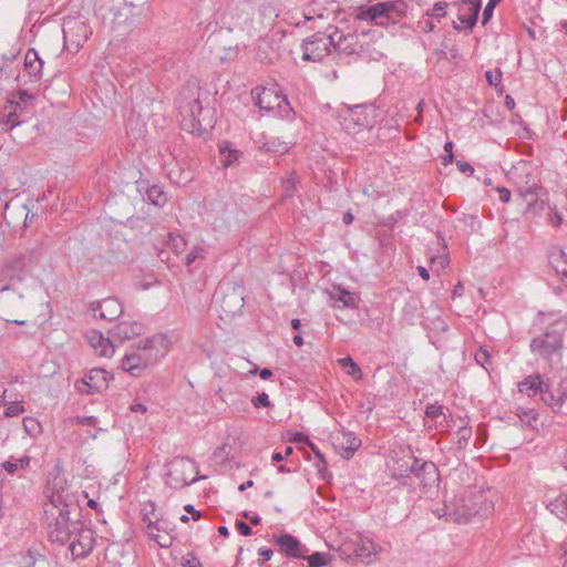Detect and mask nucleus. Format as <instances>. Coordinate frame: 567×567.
<instances>
[{
  "label": "nucleus",
  "instance_id": "obj_57",
  "mask_svg": "<svg viewBox=\"0 0 567 567\" xmlns=\"http://www.w3.org/2000/svg\"><path fill=\"white\" fill-rule=\"evenodd\" d=\"M494 9H495V6H493L492 3H487L485 6L484 11H483V18H482L483 25H485L489 21V19L493 16Z\"/></svg>",
  "mask_w": 567,
  "mask_h": 567
},
{
  "label": "nucleus",
  "instance_id": "obj_45",
  "mask_svg": "<svg viewBox=\"0 0 567 567\" xmlns=\"http://www.w3.org/2000/svg\"><path fill=\"white\" fill-rule=\"evenodd\" d=\"M491 354L489 352L484 349V348H480L476 352H475V361L477 362V364L482 365L485 370H487V367L491 364Z\"/></svg>",
  "mask_w": 567,
  "mask_h": 567
},
{
  "label": "nucleus",
  "instance_id": "obj_55",
  "mask_svg": "<svg viewBox=\"0 0 567 567\" xmlns=\"http://www.w3.org/2000/svg\"><path fill=\"white\" fill-rule=\"evenodd\" d=\"M292 447L291 446H287L286 450H285V453H280V452H275L272 453L271 455V460L272 462H281L284 461L287 456H289L290 454H292Z\"/></svg>",
  "mask_w": 567,
  "mask_h": 567
},
{
  "label": "nucleus",
  "instance_id": "obj_61",
  "mask_svg": "<svg viewBox=\"0 0 567 567\" xmlns=\"http://www.w3.org/2000/svg\"><path fill=\"white\" fill-rule=\"evenodd\" d=\"M311 451L315 453V455L318 457V460L320 461V463H322V465H326L327 462L324 460V456L323 454L320 452V450L318 449V446L316 444H313L311 441L308 442L307 444Z\"/></svg>",
  "mask_w": 567,
  "mask_h": 567
},
{
  "label": "nucleus",
  "instance_id": "obj_18",
  "mask_svg": "<svg viewBox=\"0 0 567 567\" xmlns=\"http://www.w3.org/2000/svg\"><path fill=\"white\" fill-rule=\"evenodd\" d=\"M163 168L169 181L176 185H186L193 178L190 172L183 169L172 154L163 157Z\"/></svg>",
  "mask_w": 567,
  "mask_h": 567
},
{
  "label": "nucleus",
  "instance_id": "obj_48",
  "mask_svg": "<svg viewBox=\"0 0 567 567\" xmlns=\"http://www.w3.org/2000/svg\"><path fill=\"white\" fill-rule=\"evenodd\" d=\"M485 78L489 85L497 87L502 82V71L499 69L487 70L485 72Z\"/></svg>",
  "mask_w": 567,
  "mask_h": 567
},
{
  "label": "nucleus",
  "instance_id": "obj_39",
  "mask_svg": "<svg viewBox=\"0 0 567 567\" xmlns=\"http://www.w3.org/2000/svg\"><path fill=\"white\" fill-rule=\"evenodd\" d=\"M143 520L147 523L146 533L148 536L159 535L158 532L164 529L165 522L158 518L152 520L148 513L143 514Z\"/></svg>",
  "mask_w": 567,
  "mask_h": 567
},
{
  "label": "nucleus",
  "instance_id": "obj_34",
  "mask_svg": "<svg viewBox=\"0 0 567 567\" xmlns=\"http://www.w3.org/2000/svg\"><path fill=\"white\" fill-rule=\"evenodd\" d=\"M519 421L522 424L530 427L536 429L537 427V421H538V413L534 409H517L516 412Z\"/></svg>",
  "mask_w": 567,
  "mask_h": 567
},
{
  "label": "nucleus",
  "instance_id": "obj_5",
  "mask_svg": "<svg viewBox=\"0 0 567 567\" xmlns=\"http://www.w3.org/2000/svg\"><path fill=\"white\" fill-rule=\"evenodd\" d=\"M251 95L256 105L266 114L285 118L293 113L287 96L275 86L256 87L251 91Z\"/></svg>",
  "mask_w": 567,
  "mask_h": 567
},
{
  "label": "nucleus",
  "instance_id": "obj_63",
  "mask_svg": "<svg viewBox=\"0 0 567 567\" xmlns=\"http://www.w3.org/2000/svg\"><path fill=\"white\" fill-rule=\"evenodd\" d=\"M258 554L261 556L262 561H268L271 559L274 551L270 548L261 547Z\"/></svg>",
  "mask_w": 567,
  "mask_h": 567
},
{
  "label": "nucleus",
  "instance_id": "obj_40",
  "mask_svg": "<svg viewBox=\"0 0 567 567\" xmlns=\"http://www.w3.org/2000/svg\"><path fill=\"white\" fill-rule=\"evenodd\" d=\"M168 247L176 254H181L186 248V239L179 234H168Z\"/></svg>",
  "mask_w": 567,
  "mask_h": 567
},
{
  "label": "nucleus",
  "instance_id": "obj_2",
  "mask_svg": "<svg viewBox=\"0 0 567 567\" xmlns=\"http://www.w3.org/2000/svg\"><path fill=\"white\" fill-rule=\"evenodd\" d=\"M494 509V503L483 491L466 489L452 501H446L440 517L447 522L466 524L474 516L486 517Z\"/></svg>",
  "mask_w": 567,
  "mask_h": 567
},
{
  "label": "nucleus",
  "instance_id": "obj_6",
  "mask_svg": "<svg viewBox=\"0 0 567 567\" xmlns=\"http://www.w3.org/2000/svg\"><path fill=\"white\" fill-rule=\"evenodd\" d=\"M72 514L71 509H64V513L59 512L54 516H47L50 519L48 535L52 543L63 545L71 539L72 533L80 523V516L72 517Z\"/></svg>",
  "mask_w": 567,
  "mask_h": 567
},
{
  "label": "nucleus",
  "instance_id": "obj_7",
  "mask_svg": "<svg viewBox=\"0 0 567 567\" xmlns=\"http://www.w3.org/2000/svg\"><path fill=\"white\" fill-rule=\"evenodd\" d=\"M302 60L319 62L326 58L332 48L331 35L326 32H316L302 42Z\"/></svg>",
  "mask_w": 567,
  "mask_h": 567
},
{
  "label": "nucleus",
  "instance_id": "obj_44",
  "mask_svg": "<svg viewBox=\"0 0 567 567\" xmlns=\"http://www.w3.org/2000/svg\"><path fill=\"white\" fill-rule=\"evenodd\" d=\"M310 567H323L327 565V555L323 553L316 551L312 555L306 557Z\"/></svg>",
  "mask_w": 567,
  "mask_h": 567
},
{
  "label": "nucleus",
  "instance_id": "obj_41",
  "mask_svg": "<svg viewBox=\"0 0 567 567\" xmlns=\"http://www.w3.org/2000/svg\"><path fill=\"white\" fill-rule=\"evenodd\" d=\"M207 256V250L202 246H194L192 250L185 256V265L192 266L196 260H204Z\"/></svg>",
  "mask_w": 567,
  "mask_h": 567
},
{
  "label": "nucleus",
  "instance_id": "obj_12",
  "mask_svg": "<svg viewBox=\"0 0 567 567\" xmlns=\"http://www.w3.org/2000/svg\"><path fill=\"white\" fill-rule=\"evenodd\" d=\"M188 467H193V463L188 457H178L171 462L166 473L167 484L173 488H182L197 482L199 477L187 480L183 475Z\"/></svg>",
  "mask_w": 567,
  "mask_h": 567
},
{
  "label": "nucleus",
  "instance_id": "obj_47",
  "mask_svg": "<svg viewBox=\"0 0 567 567\" xmlns=\"http://www.w3.org/2000/svg\"><path fill=\"white\" fill-rule=\"evenodd\" d=\"M447 2L439 1L433 6L432 12L427 11L426 16L440 20L446 14Z\"/></svg>",
  "mask_w": 567,
  "mask_h": 567
},
{
  "label": "nucleus",
  "instance_id": "obj_53",
  "mask_svg": "<svg viewBox=\"0 0 567 567\" xmlns=\"http://www.w3.org/2000/svg\"><path fill=\"white\" fill-rule=\"evenodd\" d=\"M449 262L447 256H436L431 258L432 267H435L436 270L444 268Z\"/></svg>",
  "mask_w": 567,
  "mask_h": 567
},
{
  "label": "nucleus",
  "instance_id": "obj_19",
  "mask_svg": "<svg viewBox=\"0 0 567 567\" xmlns=\"http://www.w3.org/2000/svg\"><path fill=\"white\" fill-rule=\"evenodd\" d=\"M19 565L20 567H50L45 548L41 545L31 546L20 554Z\"/></svg>",
  "mask_w": 567,
  "mask_h": 567
},
{
  "label": "nucleus",
  "instance_id": "obj_35",
  "mask_svg": "<svg viewBox=\"0 0 567 567\" xmlns=\"http://www.w3.org/2000/svg\"><path fill=\"white\" fill-rule=\"evenodd\" d=\"M30 464V457L24 455L19 458L10 457L8 461H4L1 464V467L8 473V474H14L19 468H24L29 466Z\"/></svg>",
  "mask_w": 567,
  "mask_h": 567
},
{
  "label": "nucleus",
  "instance_id": "obj_13",
  "mask_svg": "<svg viewBox=\"0 0 567 567\" xmlns=\"http://www.w3.org/2000/svg\"><path fill=\"white\" fill-rule=\"evenodd\" d=\"M111 379L112 377L104 369H91L83 378V386L79 388V390L85 394L101 392L109 386Z\"/></svg>",
  "mask_w": 567,
  "mask_h": 567
},
{
  "label": "nucleus",
  "instance_id": "obj_9",
  "mask_svg": "<svg viewBox=\"0 0 567 567\" xmlns=\"http://www.w3.org/2000/svg\"><path fill=\"white\" fill-rule=\"evenodd\" d=\"M69 548L75 558L86 557L95 546L94 530L85 526L81 520L69 540Z\"/></svg>",
  "mask_w": 567,
  "mask_h": 567
},
{
  "label": "nucleus",
  "instance_id": "obj_4",
  "mask_svg": "<svg viewBox=\"0 0 567 567\" xmlns=\"http://www.w3.org/2000/svg\"><path fill=\"white\" fill-rule=\"evenodd\" d=\"M37 264V252L31 250L7 260L0 268V292L12 290L24 281Z\"/></svg>",
  "mask_w": 567,
  "mask_h": 567
},
{
  "label": "nucleus",
  "instance_id": "obj_31",
  "mask_svg": "<svg viewBox=\"0 0 567 567\" xmlns=\"http://www.w3.org/2000/svg\"><path fill=\"white\" fill-rule=\"evenodd\" d=\"M330 298L334 301H339L346 308H355L357 307V297L354 293L342 289L334 288V290L330 293Z\"/></svg>",
  "mask_w": 567,
  "mask_h": 567
},
{
  "label": "nucleus",
  "instance_id": "obj_14",
  "mask_svg": "<svg viewBox=\"0 0 567 567\" xmlns=\"http://www.w3.org/2000/svg\"><path fill=\"white\" fill-rule=\"evenodd\" d=\"M330 35L332 49H334L336 51L348 55L360 54L361 45L359 43V38L357 34H343L342 31L334 28L333 32H331Z\"/></svg>",
  "mask_w": 567,
  "mask_h": 567
},
{
  "label": "nucleus",
  "instance_id": "obj_59",
  "mask_svg": "<svg viewBox=\"0 0 567 567\" xmlns=\"http://www.w3.org/2000/svg\"><path fill=\"white\" fill-rule=\"evenodd\" d=\"M236 527L243 536H249L252 533L250 526L247 525L245 522H236Z\"/></svg>",
  "mask_w": 567,
  "mask_h": 567
},
{
  "label": "nucleus",
  "instance_id": "obj_49",
  "mask_svg": "<svg viewBox=\"0 0 567 567\" xmlns=\"http://www.w3.org/2000/svg\"><path fill=\"white\" fill-rule=\"evenodd\" d=\"M181 565L183 567H203L199 558L194 553H187L183 558Z\"/></svg>",
  "mask_w": 567,
  "mask_h": 567
},
{
  "label": "nucleus",
  "instance_id": "obj_3",
  "mask_svg": "<svg viewBox=\"0 0 567 567\" xmlns=\"http://www.w3.org/2000/svg\"><path fill=\"white\" fill-rule=\"evenodd\" d=\"M565 330L566 324L557 322L554 327L534 337L529 344L532 353L537 359L544 360L549 367L559 364L563 359Z\"/></svg>",
  "mask_w": 567,
  "mask_h": 567
},
{
  "label": "nucleus",
  "instance_id": "obj_22",
  "mask_svg": "<svg viewBox=\"0 0 567 567\" xmlns=\"http://www.w3.org/2000/svg\"><path fill=\"white\" fill-rule=\"evenodd\" d=\"M87 342L100 357L110 358L114 354L115 347L113 342L105 338L100 331H90L86 334Z\"/></svg>",
  "mask_w": 567,
  "mask_h": 567
},
{
  "label": "nucleus",
  "instance_id": "obj_64",
  "mask_svg": "<svg viewBox=\"0 0 567 567\" xmlns=\"http://www.w3.org/2000/svg\"><path fill=\"white\" fill-rule=\"evenodd\" d=\"M76 420H78V423L83 424V425H95V423H96V417H94V416H80Z\"/></svg>",
  "mask_w": 567,
  "mask_h": 567
},
{
  "label": "nucleus",
  "instance_id": "obj_36",
  "mask_svg": "<svg viewBox=\"0 0 567 567\" xmlns=\"http://www.w3.org/2000/svg\"><path fill=\"white\" fill-rule=\"evenodd\" d=\"M146 199L155 206H163L166 203V196L162 187L153 185L146 190Z\"/></svg>",
  "mask_w": 567,
  "mask_h": 567
},
{
  "label": "nucleus",
  "instance_id": "obj_60",
  "mask_svg": "<svg viewBox=\"0 0 567 567\" xmlns=\"http://www.w3.org/2000/svg\"><path fill=\"white\" fill-rule=\"evenodd\" d=\"M237 151L235 150H229L227 155L225 156V159H224V165L225 166H230L231 164H234L236 161H237Z\"/></svg>",
  "mask_w": 567,
  "mask_h": 567
},
{
  "label": "nucleus",
  "instance_id": "obj_15",
  "mask_svg": "<svg viewBox=\"0 0 567 567\" xmlns=\"http://www.w3.org/2000/svg\"><path fill=\"white\" fill-rule=\"evenodd\" d=\"M395 8L396 4L392 1L378 2L372 6L362 4L355 9V19L361 21H377L380 18L388 17V13Z\"/></svg>",
  "mask_w": 567,
  "mask_h": 567
},
{
  "label": "nucleus",
  "instance_id": "obj_17",
  "mask_svg": "<svg viewBox=\"0 0 567 567\" xmlns=\"http://www.w3.org/2000/svg\"><path fill=\"white\" fill-rule=\"evenodd\" d=\"M333 445L344 460H350L361 446V440L352 432H340L333 436Z\"/></svg>",
  "mask_w": 567,
  "mask_h": 567
},
{
  "label": "nucleus",
  "instance_id": "obj_38",
  "mask_svg": "<svg viewBox=\"0 0 567 567\" xmlns=\"http://www.w3.org/2000/svg\"><path fill=\"white\" fill-rule=\"evenodd\" d=\"M515 185L518 194L524 198H527L528 196H537L538 192L542 190V188L536 183L529 185L528 182L523 184L522 182L516 181Z\"/></svg>",
  "mask_w": 567,
  "mask_h": 567
},
{
  "label": "nucleus",
  "instance_id": "obj_51",
  "mask_svg": "<svg viewBox=\"0 0 567 567\" xmlns=\"http://www.w3.org/2000/svg\"><path fill=\"white\" fill-rule=\"evenodd\" d=\"M251 403H252V405L256 409L267 408V406L270 405L269 396L265 392H262V393L258 394L257 396L252 398Z\"/></svg>",
  "mask_w": 567,
  "mask_h": 567
},
{
  "label": "nucleus",
  "instance_id": "obj_43",
  "mask_svg": "<svg viewBox=\"0 0 567 567\" xmlns=\"http://www.w3.org/2000/svg\"><path fill=\"white\" fill-rule=\"evenodd\" d=\"M19 101L14 102V106L19 109L20 113L25 110V107L32 105L34 101V95L28 93L27 91H19L18 93Z\"/></svg>",
  "mask_w": 567,
  "mask_h": 567
},
{
  "label": "nucleus",
  "instance_id": "obj_58",
  "mask_svg": "<svg viewBox=\"0 0 567 567\" xmlns=\"http://www.w3.org/2000/svg\"><path fill=\"white\" fill-rule=\"evenodd\" d=\"M460 172L472 175L474 173L473 166L467 162L456 161Z\"/></svg>",
  "mask_w": 567,
  "mask_h": 567
},
{
  "label": "nucleus",
  "instance_id": "obj_10",
  "mask_svg": "<svg viewBox=\"0 0 567 567\" xmlns=\"http://www.w3.org/2000/svg\"><path fill=\"white\" fill-rule=\"evenodd\" d=\"M49 499L50 502L45 505L44 509L47 516H54V514L59 512L64 513V509H71L73 515L80 516V511L74 504L73 496L69 489L64 487L56 488L54 486L49 495Z\"/></svg>",
  "mask_w": 567,
  "mask_h": 567
},
{
  "label": "nucleus",
  "instance_id": "obj_25",
  "mask_svg": "<svg viewBox=\"0 0 567 567\" xmlns=\"http://www.w3.org/2000/svg\"><path fill=\"white\" fill-rule=\"evenodd\" d=\"M44 61L40 58L35 49H29L24 55V70L34 80H39L42 75Z\"/></svg>",
  "mask_w": 567,
  "mask_h": 567
},
{
  "label": "nucleus",
  "instance_id": "obj_21",
  "mask_svg": "<svg viewBox=\"0 0 567 567\" xmlns=\"http://www.w3.org/2000/svg\"><path fill=\"white\" fill-rule=\"evenodd\" d=\"M185 112L188 113V115L192 117V124L189 132L193 134H202L206 132L207 126L210 125L209 122H205V118L202 117L203 115V105L198 99L193 100Z\"/></svg>",
  "mask_w": 567,
  "mask_h": 567
},
{
  "label": "nucleus",
  "instance_id": "obj_32",
  "mask_svg": "<svg viewBox=\"0 0 567 567\" xmlns=\"http://www.w3.org/2000/svg\"><path fill=\"white\" fill-rule=\"evenodd\" d=\"M262 148L266 152L282 155L289 151L290 144L280 140L279 137H270L262 144Z\"/></svg>",
  "mask_w": 567,
  "mask_h": 567
},
{
  "label": "nucleus",
  "instance_id": "obj_42",
  "mask_svg": "<svg viewBox=\"0 0 567 567\" xmlns=\"http://www.w3.org/2000/svg\"><path fill=\"white\" fill-rule=\"evenodd\" d=\"M471 437H472V427L466 426V425L461 426L456 433L455 444H456L457 449L464 450L467 446Z\"/></svg>",
  "mask_w": 567,
  "mask_h": 567
},
{
  "label": "nucleus",
  "instance_id": "obj_56",
  "mask_svg": "<svg viewBox=\"0 0 567 567\" xmlns=\"http://www.w3.org/2000/svg\"><path fill=\"white\" fill-rule=\"evenodd\" d=\"M496 192L498 193V197L502 203H508L511 200L512 193L508 188L497 187Z\"/></svg>",
  "mask_w": 567,
  "mask_h": 567
},
{
  "label": "nucleus",
  "instance_id": "obj_46",
  "mask_svg": "<svg viewBox=\"0 0 567 567\" xmlns=\"http://www.w3.org/2000/svg\"><path fill=\"white\" fill-rule=\"evenodd\" d=\"M282 187L287 195H292V193L296 190L297 185V176L295 173H290L288 176L282 178L281 181Z\"/></svg>",
  "mask_w": 567,
  "mask_h": 567
},
{
  "label": "nucleus",
  "instance_id": "obj_62",
  "mask_svg": "<svg viewBox=\"0 0 567 567\" xmlns=\"http://www.w3.org/2000/svg\"><path fill=\"white\" fill-rule=\"evenodd\" d=\"M419 27L421 28V30L423 32H426V33L434 31V28H435L431 20L420 21Z\"/></svg>",
  "mask_w": 567,
  "mask_h": 567
},
{
  "label": "nucleus",
  "instance_id": "obj_33",
  "mask_svg": "<svg viewBox=\"0 0 567 567\" xmlns=\"http://www.w3.org/2000/svg\"><path fill=\"white\" fill-rule=\"evenodd\" d=\"M338 363L347 370V373L352 377L354 380L359 381L362 379L363 373L358 363L353 361V359L348 355L338 360Z\"/></svg>",
  "mask_w": 567,
  "mask_h": 567
},
{
  "label": "nucleus",
  "instance_id": "obj_8",
  "mask_svg": "<svg viewBox=\"0 0 567 567\" xmlns=\"http://www.w3.org/2000/svg\"><path fill=\"white\" fill-rule=\"evenodd\" d=\"M411 464H406L405 472L412 473L423 488L437 486L440 482V472L436 465L430 461H421L411 456Z\"/></svg>",
  "mask_w": 567,
  "mask_h": 567
},
{
  "label": "nucleus",
  "instance_id": "obj_50",
  "mask_svg": "<svg viewBox=\"0 0 567 567\" xmlns=\"http://www.w3.org/2000/svg\"><path fill=\"white\" fill-rule=\"evenodd\" d=\"M24 412V406L21 403H11L7 409L4 410V415L7 417H13L22 414Z\"/></svg>",
  "mask_w": 567,
  "mask_h": 567
},
{
  "label": "nucleus",
  "instance_id": "obj_37",
  "mask_svg": "<svg viewBox=\"0 0 567 567\" xmlns=\"http://www.w3.org/2000/svg\"><path fill=\"white\" fill-rule=\"evenodd\" d=\"M14 101H9V105L6 106V110L9 109L8 114L3 117V124L7 125L10 130L14 128L16 126L20 125L23 121L19 120V109L16 107Z\"/></svg>",
  "mask_w": 567,
  "mask_h": 567
},
{
  "label": "nucleus",
  "instance_id": "obj_24",
  "mask_svg": "<svg viewBox=\"0 0 567 567\" xmlns=\"http://www.w3.org/2000/svg\"><path fill=\"white\" fill-rule=\"evenodd\" d=\"M277 545L280 547L281 551L290 558H301L302 554V545L301 543L290 534H282L276 538Z\"/></svg>",
  "mask_w": 567,
  "mask_h": 567
},
{
  "label": "nucleus",
  "instance_id": "obj_27",
  "mask_svg": "<svg viewBox=\"0 0 567 567\" xmlns=\"http://www.w3.org/2000/svg\"><path fill=\"white\" fill-rule=\"evenodd\" d=\"M544 385L545 382L539 374L529 375L518 383V391L529 398H534L538 394L540 395Z\"/></svg>",
  "mask_w": 567,
  "mask_h": 567
},
{
  "label": "nucleus",
  "instance_id": "obj_52",
  "mask_svg": "<svg viewBox=\"0 0 567 567\" xmlns=\"http://www.w3.org/2000/svg\"><path fill=\"white\" fill-rule=\"evenodd\" d=\"M425 414L429 417H437L443 414V406L440 404H429L425 409Z\"/></svg>",
  "mask_w": 567,
  "mask_h": 567
},
{
  "label": "nucleus",
  "instance_id": "obj_11",
  "mask_svg": "<svg viewBox=\"0 0 567 567\" xmlns=\"http://www.w3.org/2000/svg\"><path fill=\"white\" fill-rule=\"evenodd\" d=\"M92 34L91 28L82 20L69 19L63 25V39L65 44H70L76 51L83 47L85 41Z\"/></svg>",
  "mask_w": 567,
  "mask_h": 567
},
{
  "label": "nucleus",
  "instance_id": "obj_29",
  "mask_svg": "<svg viewBox=\"0 0 567 567\" xmlns=\"http://www.w3.org/2000/svg\"><path fill=\"white\" fill-rule=\"evenodd\" d=\"M381 550V546L377 544L373 539L368 537H362L357 544L355 553L360 557L368 558L371 555H375Z\"/></svg>",
  "mask_w": 567,
  "mask_h": 567
},
{
  "label": "nucleus",
  "instance_id": "obj_30",
  "mask_svg": "<svg viewBox=\"0 0 567 567\" xmlns=\"http://www.w3.org/2000/svg\"><path fill=\"white\" fill-rule=\"evenodd\" d=\"M550 513L555 514L558 518L567 522V494H561L547 504Z\"/></svg>",
  "mask_w": 567,
  "mask_h": 567
},
{
  "label": "nucleus",
  "instance_id": "obj_54",
  "mask_svg": "<svg viewBox=\"0 0 567 567\" xmlns=\"http://www.w3.org/2000/svg\"><path fill=\"white\" fill-rule=\"evenodd\" d=\"M151 537L163 548H167L172 545V538L168 535H155Z\"/></svg>",
  "mask_w": 567,
  "mask_h": 567
},
{
  "label": "nucleus",
  "instance_id": "obj_23",
  "mask_svg": "<svg viewBox=\"0 0 567 567\" xmlns=\"http://www.w3.org/2000/svg\"><path fill=\"white\" fill-rule=\"evenodd\" d=\"M145 327L140 321L124 320L118 322L112 330V334L120 340H130L144 333Z\"/></svg>",
  "mask_w": 567,
  "mask_h": 567
},
{
  "label": "nucleus",
  "instance_id": "obj_16",
  "mask_svg": "<svg viewBox=\"0 0 567 567\" xmlns=\"http://www.w3.org/2000/svg\"><path fill=\"white\" fill-rule=\"evenodd\" d=\"M90 308L94 316L107 321H113L123 313V306L116 298H106L102 301L92 302Z\"/></svg>",
  "mask_w": 567,
  "mask_h": 567
},
{
  "label": "nucleus",
  "instance_id": "obj_20",
  "mask_svg": "<svg viewBox=\"0 0 567 567\" xmlns=\"http://www.w3.org/2000/svg\"><path fill=\"white\" fill-rule=\"evenodd\" d=\"M542 401L551 409L554 413L561 411V408L567 399V393L559 386L553 388L545 383L540 392Z\"/></svg>",
  "mask_w": 567,
  "mask_h": 567
},
{
  "label": "nucleus",
  "instance_id": "obj_28",
  "mask_svg": "<svg viewBox=\"0 0 567 567\" xmlns=\"http://www.w3.org/2000/svg\"><path fill=\"white\" fill-rule=\"evenodd\" d=\"M478 13V4L472 7H460L457 20L458 22L464 23L465 28L472 30L477 22Z\"/></svg>",
  "mask_w": 567,
  "mask_h": 567
},
{
  "label": "nucleus",
  "instance_id": "obj_1",
  "mask_svg": "<svg viewBox=\"0 0 567 567\" xmlns=\"http://www.w3.org/2000/svg\"><path fill=\"white\" fill-rule=\"evenodd\" d=\"M169 349L171 340L165 333H155L141 339L126 351L121 361V368L133 377H141L145 370L157 364Z\"/></svg>",
  "mask_w": 567,
  "mask_h": 567
},
{
  "label": "nucleus",
  "instance_id": "obj_26",
  "mask_svg": "<svg viewBox=\"0 0 567 567\" xmlns=\"http://www.w3.org/2000/svg\"><path fill=\"white\" fill-rule=\"evenodd\" d=\"M368 111L374 112L371 107L362 105H355L350 110L349 118L347 121L352 122L358 130L368 128L372 126V120L368 115Z\"/></svg>",
  "mask_w": 567,
  "mask_h": 567
}]
</instances>
